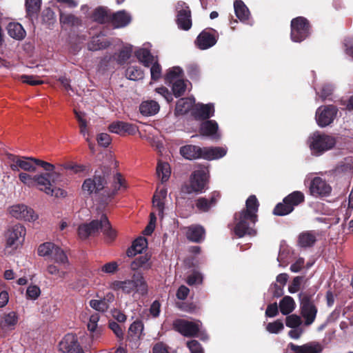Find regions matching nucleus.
Returning <instances> with one entry per match:
<instances>
[{"label":"nucleus","instance_id":"dca6fc26","mask_svg":"<svg viewBox=\"0 0 353 353\" xmlns=\"http://www.w3.org/2000/svg\"><path fill=\"white\" fill-rule=\"evenodd\" d=\"M26 230L23 225L16 224L8 232L7 245L17 248L25 239Z\"/></svg>","mask_w":353,"mask_h":353},{"label":"nucleus","instance_id":"0e129e2a","mask_svg":"<svg viewBox=\"0 0 353 353\" xmlns=\"http://www.w3.org/2000/svg\"><path fill=\"white\" fill-rule=\"evenodd\" d=\"M187 346L191 353H203V349L196 340H191L187 343Z\"/></svg>","mask_w":353,"mask_h":353},{"label":"nucleus","instance_id":"1a4fd4ad","mask_svg":"<svg viewBox=\"0 0 353 353\" xmlns=\"http://www.w3.org/2000/svg\"><path fill=\"white\" fill-rule=\"evenodd\" d=\"M338 113V108L334 105H321L316 111L315 119L318 125L325 128L333 123Z\"/></svg>","mask_w":353,"mask_h":353},{"label":"nucleus","instance_id":"c9c22d12","mask_svg":"<svg viewBox=\"0 0 353 353\" xmlns=\"http://www.w3.org/2000/svg\"><path fill=\"white\" fill-rule=\"evenodd\" d=\"M159 105L154 101H143L139 106L140 113L143 116H152L159 111Z\"/></svg>","mask_w":353,"mask_h":353},{"label":"nucleus","instance_id":"ea45409f","mask_svg":"<svg viewBox=\"0 0 353 353\" xmlns=\"http://www.w3.org/2000/svg\"><path fill=\"white\" fill-rule=\"evenodd\" d=\"M234 8L236 17L242 22L248 20L250 13L245 4L241 0L234 3Z\"/></svg>","mask_w":353,"mask_h":353},{"label":"nucleus","instance_id":"338daca9","mask_svg":"<svg viewBox=\"0 0 353 353\" xmlns=\"http://www.w3.org/2000/svg\"><path fill=\"white\" fill-rule=\"evenodd\" d=\"M97 142L99 145L104 148L108 147L111 143V137L107 133H101L97 136Z\"/></svg>","mask_w":353,"mask_h":353},{"label":"nucleus","instance_id":"a878e982","mask_svg":"<svg viewBox=\"0 0 353 353\" xmlns=\"http://www.w3.org/2000/svg\"><path fill=\"white\" fill-rule=\"evenodd\" d=\"M137 59L142 62L145 66H159L157 56H154L147 48L139 49L136 52Z\"/></svg>","mask_w":353,"mask_h":353},{"label":"nucleus","instance_id":"3c124183","mask_svg":"<svg viewBox=\"0 0 353 353\" xmlns=\"http://www.w3.org/2000/svg\"><path fill=\"white\" fill-rule=\"evenodd\" d=\"M125 74L128 79L132 81L142 79L144 77V72L141 68H126Z\"/></svg>","mask_w":353,"mask_h":353},{"label":"nucleus","instance_id":"423d86ee","mask_svg":"<svg viewBox=\"0 0 353 353\" xmlns=\"http://www.w3.org/2000/svg\"><path fill=\"white\" fill-rule=\"evenodd\" d=\"M308 141L312 154L316 156L321 155L332 149L336 143L335 137L319 132L313 133Z\"/></svg>","mask_w":353,"mask_h":353},{"label":"nucleus","instance_id":"f257e3e1","mask_svg":"<svg viewBox=\"0 0 353 353\" xmlns=\"http://www.w3.org/2000/svg\"><path fill=\"white\" fill-rule=\"evenodd\" d=\"M108 172L101 170L99 173L96 171L93 178L86 179L82 184V190L86 193L88 196H91L93 194H98L103 191L101 197L100 198L102 204H108L117 194L121 188L125 187L124 179L120 173H117L114 176V185L113 190L105 189L107 184Z\"/></svg>","mask_w":353,"mask_h":353},{"label":"nucleus","instance_id":"4468645a","mask_svg":"<svg viewBox=\"0 0 353 353\" xmlns=\"http://www.w3.org/2000/svg\"><path fill=\"white\" fill-rule=\"evenodd\" d=\"M59 351L62 353H85L80 345L77 336L73 334H67L59 342Z\"/></svg>","mask_w":353,"mask_h":353},{"label":"nucleus","instance_id":"7ed1b4c3","mask_svg":"<svg viewBox=\"0 0 353 353\" xmlns=\"http://www.w3.org/2000/svg\"><path fill=\"white\" fill-rule=\"evenodd\" d=\"M111 288L114 290H122L125 294H130L136 292L144 296L148 294V284L143 274L140 272H135L132 274L131 279L125 281H114L111 283Z\"/></svg>","mask_w":353,"mask_h":353},{"label":"nucleus","instance_id":"c03bdc74","mask_svg":"<svg viewBox=\"0 0 353 353\" xmlns=\"http://www.w3.org/2000/svg\"><path fill=\"white\" fill-rule=\"evenodd\" d=\"M143 330V324L141 321H134L128 329L127 339L134 340L140 337Z\"/></svg>","mask_w":353,"mask_h":353},{"label":"nucleus","instance_id":"49530a36","mask_svg":"<svg viewBox=\"0 0 353 353\" xmlns=\"http://www.w3.org/2000/svg\"><path fill=\"white\" fill-rule=\"evenodd\" d=\"M216 199L213 194L210 199L200 197L196 201V207L201 212H208L210 208L215 205Z\"/></svg>","mask_w":353,"mask_h":353},{"label":"nucleus","instance_id":"c756f323","mask_svg":"<svg viewBox=\"0 0 353 353\" xmlns=\"http://www.w3.org/2000/svg\"><path fill=\"white\" fill-rule=\"evenodd\" d=\"M227 153V150L223 147L203 148V159L212 161L223 157Z\"/></svg>","mask_w":353,"mask_h":353},{"label":"nucleus","instance_id":"09e8293b","mask_svg":"<svg viewBox=\"0 0 353 353\" xmlns=\"http://www.w3.org/2000/svg\"><path fill=\"white\" fill-rule=\"evenodd\" d=\"M92 18L95 21H97L98 23H104L110 21L111 15L105 9L98 8L94 10L92 14Z\"/></svg>","mask_w":353,"mask_h":353},{"label":"nucleus","instance_id":"6e6d98bb","mask_svg":"<svg viewBox=\"0 0 353 353\" xmlns=\"http://www.w3.org/2000/svg\"><path fill=\"white\" fill-rule=\"evenodd\" d=\"M302 323L301 317L296 314H290L286 316L285 325L290 328H297Z\"/></svg>","mask_w":353,"mask_h":353},{"label":"nucleus","instance_id":"9b49d317","mask_svg":"<svg viewBox=\"0 0 353 353\" xmlns=\"http://www.w3.org/2000/svg\"><path fill=\"white\" fill-rule=\"evenodd\" d=\"M208 183V176L207 172L205 170H197L194 171L190 179V190L188 192L189 193L194 192H202L206 188Z\"/></svg>","mask_w":353,"mask_h":353},{"label":"nucleus","instance_id":"e2e57ef3","mask_svg":"<svg viewBox=\"0 0 353 353\" xmlns=\"http://www.w3.org/2000/svg\"><path fill=\"white\" fill-rule=\"evenodd\" d=\"M41 294L40 288L37 285H30L26 290V296L28 299L35 300Z\"/></svg>","mask_w":353,"mask_h":353},{"label":"nucleus","instance_id":"4d7b16f0","mask_svg":"<svg viewBox=\"0 0 353 353\" xmlns=\"http://www.w3.org/2000/svg\"><path fill=\"white\" fill-rule=\"evenodd\" d=\"M26 10L28 14L37 12L41 6V0H26Z\"/></svg>","mask_w":353,"mask_h":353},{"label":"nucleus","instance_id":"603ef678","mask_svg":"<svg viewBox=\"0 0 353 353\" xmlns=\"http://www.w3.org/2000/svg\"><path fill=\"white\" fill-rule=\"evenodd\" d=\"M60 22L63 24L77 26L79 24V19L72 14H67L60 9Z\"/></svg>","mask_w":353,"mask_h":353},{"label":"nucleus","instance_id":"de8ad7c7","mask_svg":"<svg viewBox=\"0 0 353 353\" xmlns=\"http://www.w3.org/2000/svg\"><path fill=\"white\" fill-rule=\"evenodd\" d=\"M157 174L161 178L162 183L167 181L170 175L169 164L168 163L159 162L157 167Z\"/></svg>","mask_w":353,"mask_h":353},{"label":"nucleus","instance_id":"ddd939ff","mask_svg":"<svg viewBox=\"0 0 353 353\" xmlns=\"http://www.w3.org/2000/svg\"><path fill=\"white\" fill-rule=\"evenodd\" d=\"M309 192L314 197H324L330 194L332 188L325 180L319 176H315L310 183Z\"/></svg>","mask_w":353,"mask_h":353},{"label":"nucleus","instance_id":"680f3d73","mask_svg":"<svg viewBox=\"0 0 353 353\" xmlns=\"http://www.w3.org/2000/svg\"><path fill=\"white\" fill-rule=\"evenodd\" d=\"M21 79L23 83L30 85H38L43 83L42 80L37 79L36 77L32 75H21Z\"/></svg>","mask_w":353,"mask_h":353},{"label":"nucleus","instance_id":"e433bc0d","mask_svg":"<svg viewBox=\"0 0 353 353\" xmlns=\"http://www.w3.org/2000/svg\"><path fill=\"white\" fill-rule=\"evenodd\" d=\"M183 72L181 68H172L167 70L166 74L164 75V82L168 85H171L172 83L183 79Z\"/></svg>","mask_w":353,"mask_h":353},{"label":"nucleus","instance_id":"864d4df0","mask_svg":"<svg viewBox=\"0 0 353 353\" xmlns=\"http://www.w3.org/2000/svg\"><path fill=\"white\" fill-rule=\"evenodd\" d=\"M170 86L175 97H180L183 95L186 90V83L183 79L172 83Z\"/></svg>","mask_w":353,"mask_h":353},{"label":"nucleus","instance_id":"69168bd1","mask_svg":"<svg viewBox=\"0 0 353 353\" xmlns=\"http://www.w3.org/2000/svg\"><path fill=\"white\" fill-rule=\"evenodd\" d=\"M109 327L112 330L114 334L119 340L123 339V331L120 325L117 322L112 321L109 323Z\"/></svg>","mask_w":353,"mask_h":353},{"label":"nucleus","instance_id":"2eb2a0df","mask_svg":"<svg viewBox=\"0 0 353 353\" xmlns=\"http://www.w3.org/2000/svg\"><path fill=\"white\" fill-rule=\"evenodd\" d=\"M176 23L180 29L188 30L192 27L191 13L185 3L179 1L176 6Z\"/></svg>","mask_w":353,"mask_h":353},{"label":"nucleus","instance_id":"37998d69","mask_svg":"<svg viewBox=\"0 0 353 353\" xmlns=\"http://www.w3.org/2000/svg\"><path fill=\"white\" fill-rule=\"evenodd\" d=\"M109 41L103 35H97L93 37L88 43L90 50H99L106 48L109 45Z\"/></svg>","mask_w":353,"mask_h":353},{"label":"nucleus","instance_id":"13d9d810","mask_svg":"<svg viewBox=\"0 0 353 353\" xmlns=\"http://www.w3.org/2000/svg\"><path fill=\"white\" fill-rule=\"evenodd\" d=\"M30 161H32L35 165H38L41 167L44 170L47 172L52 173L55 167L53 164L50 163L48 162L44 161L43 160L36 159V158H30Z\"/></svg>","mask_w":353,"mask_h":353},{"label":"nucleus","instance_id":"4c0bfd02","mask_svg":"<svg viewBox=\"0 0 353 353\" xmlns=\"http://www.w3.org/2000/svg\"><path fill=\"white\" fill-rule=\"evenodd\" d=\"M51 257L54 262L59 266H63L64 268H68L69 266L70 263L66 254L59 246H55Z\"/></svg>","mask_w":353,"mask_h":353},{"label":"nucleus","instance_id":"cd10ccee","mask_svg":"<svg viewBox=\"0 0 353 353\" xmlns=\"http://www.w3.org/2000/svg\"><path fill=\"white\" fill-rule=\"evenodd\" d=\"M152 266L151 254L148 253L135 258L130 264V268L133 271H137L139 269L148 270L152 268Z\"/></svg>","mask_w":353,"mask_h":353},{"label":"nucleus","instance_id":"7c9ffc66","mask_svg":"<svg viewBox=\"0 0 353 353\" xmlns=\"http://www.w3.org/2000/svg\"><path fill=\"white\" fill-rule=\"evenodd\" d=\"M316 241V234L313 231L303 232L298 236V245L303 248L313 247Z\"/></svg>","mask_w":353,"mask_h":353},{"label":"nucleus","instance_id":"393cba45","mask_svg":"<svg viewBox=\"0 0 353 353\" xmlns=\"http://www.w3.org/2000/svg\"><path fill=\"white\" fill-rule=\"evenodd\" d=\"M205 234V230L200 225H192L188 227L186 237L192 242L201 243L203 241Z\"/></svg>","mask_w":353,"mask_h":353},{"label":"nucleus","instance_id":"6e6552de","mask_svg":"<svg viewBox=\"0 0 353 353\" xmlns=\"http://www.w3.org/2000/svg\"><path fill=\"white\" fill-rule=\"evenodd\" d=\"M305 201L304 194L301 191H294L286 196L283 202L276 205L273 214L276 216H285L290 214L294 207Z\"/></svg>","mask_w":353,"mask_h":353},{"label":"nucleus","instance_id":"5701e85b","mask_svg":"<svg viewBox=\"0 0 353 353\" xmlns=\"http://www.w3.org/2000/svg\"><path fill=\"white\" fill-rule=\"evenodd\" d=\"M31 157H14L12 161L14 163L10 165L13 171H19V168L26 172H34L36 171V167L32 161H30Z\"/></svg>","mask_w":353,"mask_h":353},{"label":"nucleus","instance_id":"c85d7f7f","mask_svg":"<svg viewBox=\"0 0 353 353\" xmlns=\"http://www.w3.org/2000/svg\"><path fill=\"white\" fill-rule=\"evenodd\" d=\"M131 53L132 47L125 46L118 54H114L113 57H109L108 60L105 59V61L110 64L123 65L127 63V61L131 57Z\"/></svg>","mask_w":353,"mask_h":353},{"label":"nucleus","instance_id":"bf43d9fd","mask_svg":"<svg viewBox=\"0 0 353 353\" xmlns=\"http://www.w3.org/2000/svg\"><path fill=\"white\" fill-rule=\"evenodd\" d=\"M283 323L281 320H276L267 325L266 330L270 333L277 334L283 329Z\"/></svg>","mask_w":353,"mask_h":353},{"label":"nucleus","instance_id":"72a5a7b5","mask_svg":"<svg viewBox=\"0 0 353 353\" xmlns=\"http://www.w3.org/2000/svg\"><path fill=\"white\" fill-rule=\"evenodd\" d=\"M18 322L16 312H10L6 314L0 321V327L3 331L12 330Z\"/></svg>","mask_w":353,"mask_h":353},{"label":"nucleus","instance_id":"052dcab7","mask_svg":"<svg viewBox=\"0 0 353 353\" xmlns=\"http://www.w3.org/2000/svg\"><path fill=\"white\" fill-rule=\"evenodd\" d=\"M337 170L339 172L352 173L353 163L352 159H345L344 161H341L337 167Z\"/></svg>","mask_w":353,"mask_h":353},{"label":"nucleus","instance_id":"6ab92c4d","mask_svg":"<svg viewBox=\"0 0 353 353\" xmlns=\"http://www.w3.org/2000/svg\"><path fill=\"white\" fill-rule=\"evenodd\" d=\"M192 116L198 121H207L214 116V107L212 103H198L192 110Z\"/></svg>","mask_w":353,"mask_h":353},{"label":"nucleus","instance_id":"bb28decb","mask_svg":"<svg viewBox=\"0 0 353 353\" xmlns=\"http://www.w3.org/2000/svg\"><path fill=\"white\" fill-rule=\"evenodd\" d=\"M114 301V295L112 292L107 293L103 299L100 300H91L90 301V305L91 307L97 311L104 312H106L109 308L110 303Z\"/></svg>","mask_w":353,"mask_h":353},{"label":"nucleus","instance_id":"58836bf2","mask_svg":"<svg viewBox=\"0 0 353 353\" xmlns=\"http://www.w3.org/2000/svg\"><path fill=\"white\" fill-rule=\"evenodd\" d=\"M194 102V100L190 98H181L176 102L175 114H185L192 109Z\"/></svg>","mask_w":353,"mask_h":353},{"label":"nucleus","instance_id":"5fc2aeb1","mask_svg":"<svg viewBox=\"0 0 353 353\" xmlns=\"http://www.w3.org/2000/svg\"><path fill=\"white\" fill-rule=\"evenodd\" d=\"M55 245L50 242H46L40 245L38 248V254L41 256L52 255Z\"/></svg>","mask_w":353,"mask_h":353},{"label":"nucleus","instance_id":"f3484780","mask_svg":"<svg viewBox=\"0 0 353 353\" xmlns=\"http://www.w3.org/2000/svg\"><path fill=\"white\" fill-rule=\"evenodd\" d=\"M10 214L18 219H23L28 221H34L38 218V215L33 209L23 204L13 205L10 211Z\"/></svg>","mask_w":353,"mask_h":353},{"label":"nucleus","instance_id":"a19ab883","mask_svg":"<svg viewBox=\"0 0 353 353\" xmlns=\"http://www.w3.org/2000/svg\"><path fill=\"white\" fill-rule=\"evenodd\" d=\"M8 34L17 40L23 39L26 36V31L19 23L11 22L7 26Z\"/></svg>","mask_w":353,"mask_h":353},{"label":"nucleus","instance_id":"79ce46f5","mask_svg":"<svg viewBox=\"0 0 353 353\" xmlns=\"http://www.w3.org/2000/svg\"><path fill=\"white\" fill-rule=\"evenodd\" d=\"M295 306L294 300L290 296H285L279 303L280 311L283 315L290 314L294 310Z\"/></svg>","mask_w":353,"mask_h":353},{"label":"nucleus","instance_id":"a18cd8bd","mask_svg":"<svg viewBox=\"0 0 353 353\" xmlns=\"http://www.w3.org/2000/svg\"><path fill=\"white\" fill-rule=\"evenodd\" d=\"M259 202L255 195H250L246 200L245 208L241 211L254 216H258L257 212L259 210Z\"/></svg>","mask_w":353,"mask_h":353},{"label":"nucleus","instance_id":"8fccbe9b","mask_svg":"<svg viewBox=\"0 0 353 353\" xmlns=\"http://www.w3.org/2000/svg\"><path fill=\"white\" fill-rule=\"evenodd\" d=\"M65 269L63 266L50 264L47 266L46 270L49 274L55 276L57 279H63L68 274Z\"/></svg>","mask_w":353,"mask_h":353},{"label":"nucleus","instance_id":"f03ea898","mask_svg":"<svg viewBox=\"0 0 353 353\" xmlns=\"http://www.w3.org/2000/svg\"><path fill=\"white\" fill-rule=\"evenodd\" d=\"M99 230L103 232L106 241L112 242L115 239L116 232L112 228L105 214H103L99 220L94 219L88 223L80 225L78 228V235L81 239H86L89 236H94Z\"/></svg>","mask_w":353,"mask_h":353},{"label":"nucleus","instance_id":"b1692460","mask_svg":"<svg viewBox=\"0 0 353 353\" xmlns=\"http://www.w3.org/2000/svg\"><path fill=\"white\" fill-rule=\"evenodd\" d=\"M179 152L188 160L203 159V148L195 145H185L180 148Z\"/></svg>","mask_w":353,"mask_h":353},{"label":"nucleus","instance_id":"0eeeda50","mask_svg":"<svg viewBox=\"0 0 353 353\" xmlns=\"http://www.w3.org/2000/svg\"><path fill=\"white\" fill-rule=\"evenodd\" d=\"M202 323L200 321L195 322L178 319L173 322V328L186 337L201 336L202 340L208 339L205 332L201 330Z\"/></svg>","mask_w":353,"mask_h":353},{"label":"nucleus","instance_id":"20e7f679","mask_svg":"<svg viewBox=\"0 0 353 353\" xmlns=\"http://www.w3.org/2000/svg\"><path fill=\"white\" fill-rule=\"evenodd\" d=\"M235 226L234 232L239 238L245 235H254L256 230L254 229L255 223L258 221V216H254L249 213L240 211L234 214Z\"/></svg>","mask_w":353,"mask_h":353},{"label":"nucleus","instance_id":"2f4dec72","mask_svg":"<svg viewBox=\"0 0 353 353\" xmlns=\"http://www.w3.org/2000/svg\"><path fill=\"white\" fill-rule=\"evenodd\" d=\"M110 21L114 28H123L130 23L131 17L125 11L121 10L112 14Z\"/></svg>","mask_w":353,"mask_h":353},{"label":"nucleus","instance_id":"412c9836","mask_svg":"<svg viewBox=\"0 0 353 353\" xmlns=\"http://www.w3.org/2000/svg\"><path fill=\"white\" fill-rule=\"evenodd\" d=\"M108 130L112 133H115L121 136H123L125 134L132 135L137 131V127L130 123L117 121L109 125Z\"/></svg>","mask_w":353,"mask_h":353},{"label":"nucleus","instance_id":"4be33fe9","mask_svg":"<svg viewBox=\"0 0 353 353\" xmlns=\"http://www.w3.org/2000/svg\"><path fill=\"white\" fill-rule=\"evenodd\" d=\"M218 123L214 120H207L201 123L199 132L202 136L210 137L213 140H219Z\"/></svg>","mask_w":353,"mask_h":353},{"label":"nucleus","instance_id":"9d476101","mask_svg":"<svg viewBox=\"0 0 353 353\" xmlns=\"http://www.w3.org/2000/svg\"><path fill=\"white\" fill-rule=\"evenodd\" d=\"M309 34V24L307 21L299 17L291 22V39L294 42H301Z\"/></svg>","mask_w":353,"mask_h":353},{"label":"nucleus","instance_id":"39448f33","mask_svg":"<svg viewBox=\"0 0 353 353\" xmlns=\"http://www.w3.org/2000/svg\"><path fill=\"white\" fill-rule=\"evenodd\" d=\"M314 295V293L308 290L299 294L300 314L305 319L304 323L307 326L314 322L318 312L317 307L313 300Z\"/></svg>","mask_w":353,"mask_h":353},{"label":"nucleus","instance_id":"aec40b11","mask_svg":"<svg viewBox=\"0 0 353 353\" xmlns=\"http://www.w3.org/2000/svg\"><path fill=\"white\" fill-rule=\"evenodd\" d=\"M218 37L210 30H203L196 37L195 44L200 50H207L214 46Z\"/></svg>","mask_w":353,"mask_h":353},{"label":"nucleus","instance_id":"f704fd0d","mask_svg":"<svg viewBox=\"0 0 353 353\" xmlns=\"http://www.w3.org/2000/svg\"><path fill=\"white\" fill-rule=\"evenodd\" d=\"M167 196V189L162 188L154 193L152 198L153 206L157 208L159 216H163L164 210V200Z\"/></svg>","mask_w":353,"mask_h":353},{"label":"nucleus","instance_id":"473e14b6","mask_svg":"<svg viewBox=\"0 0 353 353\" xmlns=\"http://www.w3.org/2000/svg\"><path fill=\"white\" fill-rule=\"evenodd\" d=\"M147 246V239L143 236H139L132 242L131 247L127 250L126 254L129 257L134 256L137 254L141 253Z\"/></svg>","mask_w":353,"mask_h":353},{"label":"nucleus","instance_id":"f8f14e48","mask_svg":"<svg viewBox=\"0 0 353 353\" xmlns=\"http://www.w3.org/2000/svg\"><path fill=\"white\" fill-rule=\"evenodd\" d=\"M54 173H43L34 176V185H37L40 190L44 191L47 194L57 196L55 191L60 190L54 187V179H52Z\"/></svg>","mask_w":353,"mask_h":353},{"label":"nucleus","instance_id":"774afa93","mask_svg":"<svg viewBox=\"0 0 353 353\" xmlns=\"http://www.w3.org/2000/svg\"><path fill=\"white\" fill-rule=\"evenodd\" d=\"M344 51L353 59V38H346L343 41Z\"/></svg>","mask_w":353,"mask_h":353},{"label":"nucleus","instance_id":"a211bd4d","mask_svg":"<svg viewBox=\"0 0 353 353\" xmlns=\"http://www.w3.org/2000/svg\"><path fill=\"white\" fill-rule=\"evenodd\" d=\"M291 353H322L323 345L319 342H309L302 345H295L293 343L288 344Z\"/></svg>","mask_w":353,"mask_h":353}]
</instances>
